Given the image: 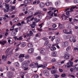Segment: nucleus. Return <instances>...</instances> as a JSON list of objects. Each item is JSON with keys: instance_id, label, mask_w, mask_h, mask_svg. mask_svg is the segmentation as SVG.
I'll use <instances>...</instances> for the list:
<instances>
[{"instance_id": "1", "label": "nucleus", "mask_w": 78, "mask_h": 78, "mask_svg": "<svg viewBox=\"0 0 78 78\" xmlns=\"http://www.w3.org/2000/svg\"><path fill=\"white\" fill-rule=\"evenodd\" d=\"M38 63L36 62L34 63L35 66H34V68L36 67H37V68H40L41 67H42L43 69H45V64H44L43 65H38Z\"/></svg>"}, {"instance_id": "2", "label": "nucleus", "mask_w": 78, "mask_h": 78, "mask_svg": "<svg viewBox=\"0 0 78 78\" xmlns=\"http://www.w3.org/2000/svg\"><path fill=\"white\" fill-rule=\"evenodd\" d=\"M37 50L40 51V53L41 54H44V53H46V50L44 48L41 49L40 48H38L37 49Z\"/></svg>"}, {"instance_id": "3", "label": "nucleus", "mask_w": 78, "mask_h": 78, "mask_svg": "<svg viewBox=\"0 0 78 78\" xmlns=\"http://www.w3.org/2000/svg\"><path fill=\"white\" fill-rule=\"evenodd\" d=\"M26 67H27V64L26 62H22L21 65V67L22 69H25Z\"/></svg>"}, {"instance_id": "4", "label": "nucleus", "mask_w": 78, "mask_h": 78, "mask_svg": "<svg viewBox=\"0 0 78 78\" xmlns=\"http://www.w3.org/2000/svg\"><path fill=\"white\" fill-rule=\"evenodd\" d=\"M48 17L49 18V19H51V17L53 15V13L51 12V11H50L48 12Z\"/></svg>"}, {"instance_id": "5", "label": "nucleus", "mask_w": 78, "mask_h": 78, "mask_svg": "<svg viewBox=\"0 0 78 78\" xmlns=\"http://www.w3.org/2000/svg\"><path fill=\"white\" fill-rule=\"evenodd\" d=\"M33 20H34V21H35L36 23H37V22H39V21L41 20L39 19H38L37 18H36L33 17L30 19V21H33Z\"/></svg>"}, {"instance_id": "6", "label": "nucleus", "mask_w": 78, "mask_h": 78, "mask_svg": "<svg viewBox=\"0 0 78 78\" xmlns=\"http://www.w3.org/2000/svg\"><path fill=\"white\" fill-rule=\"evenodd\" d=\"M69 45V42L68 41H65L62 43V46L63 47H67Z\"/></svg>"}, {"instance_id": "7", "label": "nucleus", "mask_w": 78, "mask_h": 78, "mask_svg": "<svg viewBox=\"0 0 78 78\" xmlns=\"http://www.w3.org/2000/svg\"><path fill=\"white\" fill-rule=\"evenodd\" d=\"M69 62H70V65H66L65 67H67V68H69V67H73V63L71 61H69Z\"/></svg>"}, {"instance_id": "8", "label": "nucleus", "mask_w": 78, "mask_h": 78, "mask_svg": "<svg viewBox=\"0 0 78 78\" xmlns=\"http://www.w3.org/2000/svg\"><path fill=\"white\" fill-rule=\"evenodd\" d=\"M44 73L45 75V76H48L49 75L50 73H49V72H48V71L45 70L44 71Z\"/></svg>"}, {"instance_id": "9", "label": "nucleus", "mask_w": 78, "mask_h": 78, "mask_svg": "<svg viewBox=\"0 0 78 78\" xmlns=\"http://www.w3.org/2000/svg\"><path fill=\"white\" fill-rule=\"evenodd\" d=\"M64 57L65 59L67 60L69 59L70 58V56L68 54H65L64 56Z\"/></svg>"}, {"instance_id": "10", "label": "nucleus", "mask_w": 78, "mask_h": 78, "mask_svg": "<svg viewBox=\"0 0 78 78\" xmlns=\"http://www.w3.org/2000/svg\"><path fill=\"white\" fill-rule=\"evenodd\" d=\"M34 0H25L24 1V3H31Z\"/></svg>"}, {"instance_id": "11", "label": "nucleus", "mask_w": 78, "mask_h": 78, "mask_svg": "<svg viewBox=\"0 0 78 78\" xmlns=\"http://www.w3.org/2000/svg\"><path fill=\"white\" fill-rule=\"evenodd\" d=\"M34 51V49L33 48H31L28 50V52L29 54H31Z\"/></svg>"}, {"instance_id": "12", "label": "nucleus", "mask_w": 78, "mask_h": 78, "mask_svg": "<svg viewBox=\"0 0 78 78\" xmlns=\"http://www.w3.org/2000/svg\"><path fill=\"white\" fill-rule=\"evenodd\" d=\"M8 42L9 44H12V38L11 37H9L8 38Z\"/></svg>"}, {"instance_id": "13", "label": "nucleus", "mask_w": 78, "mask_h": 78, "mask_svg": "<svg viewBox=\"0 0 78 78\" xmlns=\"http://www.w3.org/2000/svg\"><path fill=\"white\" fill-rule=\"evenodd\" d=\"M7 41H0V44H2V45H4L5 44H6Z\"/></svg>"}, {"instance_id": "14", "label": "nucleus", "mask_w": 78, "mask_h": 78, "mask_svg": "<svg viewBox=\"0 0 78 78\" xmlns=\"http://www.w3.org/2000/svg\"><path fill=\"white\" fill-rule=\"evenodd\" d=\"M15 9V7L12 6V5H10V8L9 11L10 12L12 11L14 9Z\"/></svg>"}, {"instance_id": "15", "label": "nucleus", "mask_w": 78, "mask_h": 78, "mask_svg": "<svg viewBox=\"0 0 78 78\" xmlns=\"http://www.w3.org/2000/svg\"><path fill=\"white\" fill-rule=\"evenodd\" d=\"M58 27L59 28L60 30H62L63 28H64V25L59 24Z\"/></svg>"}, {"instance_id": "16", "label": "nucleus", "mask_w": 78, "mask_h": 78, "mask_svg": "<svg viewBox=\"0 0 78 78\" xmlns=\"http://www.w3.org/2000/svg\"><path fill=\"white\" fill-rule=\"evenodd\" d=\"M57 54V52L55 51H54L52 53V55L53 56H54V57H56Z\"/></svg>"}, {"instance_id": "17", "label": "nucleus", "mask_w": 78, "mask_h": 78, "mask_svg": "<svg viewBox=\"0 0 78 78\" xmlns=\"http://www.w3.org/2000/svg\"><path fill=\"white\" fill-rule=\"evenodd\" d=\"M73 9H78V7H77L76 6H75L74 7H71L70 9V11H71V12H73Z\"/></svg>"}, {"instance_id": "18", "label": "nucleus", "mask_w": 78, "mask_h": 78, "mask_svg": "<svg viewBox=\"0 0 78 78\" xmlns=\"http://www.w3.org/2000/svg\"><path fill=\"white\" fill-rule=\"evenodd\" d=\"M5 6L6 9H8L9 10V8H10V5L8 4H5Z\"/></svg>"}, {"instance_id": "19", "label": "nucleus", "mask_w": 78, "mask_h": 78, "mask_svg": "<svg viewBox=\"0 0 78 78\" xmlns=\"http://www.w3.org/2000/svg\"><path fill=\"white\" fill-rule=\"evenodd\" d=\"M7 76L9 77V78H11V77H12V74L8 72L7 74Z\"/></svg>"}, {"instance_id": "20", "label": "nucleus", "mask_w": 78, "mask_h": 78, "mask_svg": "<svg viewBox=\"0 0 78 78\" xmlns=\"http://www.w3.org/2000/svg\"><path fill=\"white\" fill-rule=\"evenodd\" d=\"M39 6L40 8H43L45 6V4L42 2L40 3L39 4Z\"/></svg>"}, {"instance_id": "21", "label": "nucleus", "mask_w": 78, "mask_h": 78, "mask_svg": "<svg viewBox=\"0 0 78 78\" xmlns=\"http://www.w3.org/2000/svg\"><path fill=\"white\" fill-rule=\"evenodd\" d=\"M73 68L75 70H76V71H78V64L74 66Z\"/></svg>"}, {"instance_id": "22", "label": "nucleus", "mask_w": 78, "mask_h": 78, "mask_svg": "<svg viewBox=\"0 0 78 78\" xmlns=\"http://www.w3.org/2000/svg\"><path fill=\"white\" fill-rule=\"evenodd\" d=\"M28 9V7L25 6L22 8V11H25L26 10H27Z\"/></svg>"}, {"instance_id": "23", "label": "nucleus", "mask_w": 78, "mask_h": 78, "mask_svg": "<svg viewBox=\"0 0 78 78\" xmlns=\"http://www.w3.org/2000/svg\"><path fill=\"white\" fill-rule=\"evenodd\" d=\"M7 57L5 55H3L2 57V59H4V61H6Z\"/></svg>"}, {"instance_id": "24", "label": "nucleus", "mask_w": 78, "mask_h": 78, "mask_svg": "<svg viewBox=\"0 0 78 78\" xmlns=\"http://www.w3.org/2000/svg\"><path fill=\"white\" fill-rule=\"evenodd\" d=\"M14 65L16 67H19V63L17 62L14 63Z\"/></svg>"}, {"instance_id": "25", "label": "nucleus", "mask_w": 78, "mask_h": 78, "mask_svg": "<svg viewBox=\"0 0 78 78\" xmlns=\"http://www.w3.org/2000/svg\"><path fill=\"white\" fill-rule=\"evenodd\" d=\"M50 49L51 51H54L55 50H56V47H52Z\"/></svg>"}, {"instance_id": "26", "label": "nucleus", "mask_w": 78, "mask_h": 78, "mask_svg": "<svg viewBox=\"0 0 78 78\" xmlns=\"http://www.w3.org/2000/svg\"><path fill=\"white\" fill-rule=\"evenodd\" d=\"M52 4V3L51 2H50H50H47L45 3L46 6H49L50 5H51Z\"/></svg>"}, {"instance_id": "27", "label": "nucleus", "mask_w": 78, "mask_h": 78, "mask_svg": "<svg viewBox=\"0 0 78 78\" xmlns=\"http://www.w3.org/2000/svg\"><path fill=\"white\" fill-rule=\"evenodd\" d=\"M28 47H29V48H30L31 47H33V44H31V43H28Z\"/></svg>"}, {"instance_id": "28", "label": "nucleus", "mask_w": 78, "mask_h": 78, "mask_svg": "<svg viewBox=\"0 0 78 78\" xmlns=\"http://www.w3.org/2000/svg\"><path fill=\"white\" fill-rule=\"evenodd\" d=\"M16 34V31H13L12 33V35L13 36H15Z\"/></svg>"}, {"instance_id": "29", "label": "nucleus", "mask_w": 78, "mask_h": 78, "mask_svg": "<svg viewBox=\"0 0 78 78\" xmlns=\"http://www.w3.org/2000/svg\"><path fill=\"white\" fill-rule=\"evenodd\" d=\"M19 20V19L18 18H16L14 20H13V21H14V22H17Z\"/></svg>"}, {"instance_id": "30", "label": "nucleus", "mask_w": 78, "mask_h": 78, "mask_svg": "<svg viewBox=\"0 0 78 78\" xmlns=\"http://www.w3.org/2000/svg\"><path fill=\"white\" fill-rule=\"evenodd\" d=\"M62 18L63 20H66L67 19V17L66 16V15H64V16H62Z\"/></svg>"}, {"instance_id": "31", "label": "nucleus", "mask_w": 78, "mask_h": 78, "mask_svg": "<svg viewBox=\"0 0 78 78\" xmlns=\"http://www.w3.org/2000/svg\"><path fill=\"white\" fill-rule=\"evenodd\" d=\"M51 62H56V59L55 58H53L51 60Z\"/></svg>"}, {"instance_id": "32", "label": "nucleus", "mask_w": 78, "mask_h": 78, "mask_svg": "<svg viewBox=\"0 0 78 78\" xmlns=\"http://www.w3.org/2000/svg\"><path fill=\"white\" fill-rule=\"evenodd\" d=\"M74 40V37H71L70 38L69 41L72 42V41H73Z\"/></svg>"}, {"instance_id": "33", "label": "nucleus", "mask_w": 78, "mask_h": 78, "mask_svg": "<svg viewBox=\"0 0 78 78\" xmlns=\"http://www.w3.org/2000/svg\"><path fill=\"white\" fill-rule=\"evenodd\" d=\"M66 27L68 28V29H70L71 27H70V24H68L66 25Z\"/></svg>"}, {"instance_id": "34", "label": "nucleus", "mask_w": 78, "mask_h": 78, "mask_svg": "<svg viewBox=\"0 0 78 78\" xmlns=\"http://www.w3.org/2000/svg\"><path fill=\"white\" fill-rule=\"evenodd\" d=\"M30 58V56L29 55H26L25 57V59H29Z\"/></svg>"}, {"instance_id": "35", "label": "nucleus", "mask_w": 78, "mask_h": 78, "mask_svg": "<svg viewBox=\"0 0 78 78\" xmlns=\"http://www.w3.org/2000/svg\"><path fill=\"white\" fill-rule=\"evenodd\" d=\"M24 57H25V54H21L20 55L19 58H24Z\"/></svg>"}, {"instance_id": "36", "label": "nucleus", "mask_w": 78, "mask_h": 78, "mask_svg": "<svg viewBox=\"0 0 78 78\" xmlns=\"http://www.w3.org/2000/svg\"><path fill=\"white\" fill-rule=\"evenodd\" d=\"M68 34H72V30H70L69 32H68Z\"/></svg>"}, {"instance_id": "37", "label": "nucleus", "mask_w": 78, "mask_h": 78, "mask_svg": "<svg viewBox=\"0 0 78 78\" xmlns=\"http://www.w3.org/2000/svg\"><path fill=\"white\" fill-rule=\"evenodd\" d=\"M19 58L20 62H23V61L24 60L23 58Z\"/></svg>"}, {"instance_id": "38", "label": "nucleus", "mask_w": 78, "mask_h": 78, "mask_svg": "<svg viewBox=\"0 0 78 78\" xmlns=\"http://www.w3.org/2000/svg\"><path fill=\"white\" fill-rule=\"evenodd\" d=\"M54 78H58V77H59V75H58L57 74H54Z\"/></svg>"}, {"instance_id": "39", "label": "nucleus", "mask_w": 78, "mask_h": 78, "mask_svg": "<svg viewBox=\"0 0 78 78\" xmlns=\"http://www.w3.org/2000/svg\"><path fill=\"white\" fill-rule=\"evenodd\" d=\"M56 64L57 66H61V62H58L56 63Z\"/></svg>"}, {"instance_id": "40", "label": "nucleus", "mask_w": 78, "mask_h": 78, "mask_svg": "<svg viewBox=\"0 0 78 78\" xmlns=\"http://www.w3.org/2000/svg\"><path fill=\"white\" fill-rule=\"evenodd\" d=\"M70 49H71V47L70 46H68L66 48V50L67 51H68L70 50Z\"/></svg>"}, {"instance_id": "41", "label": "nucleus", "mask_w": 78, "mask_h": 78, "mask_svg": "<svg viewBox=\"0 0 78 78\" xmlns=\"http://www.w3.org/2000/svg\"><path fill=\"white\" fill-rule=\"evenodd\" d=\"M60 41V39L58 38L56 41V42L57 44H59V42Z\"/></svg>"}, {"instance_id": "42", "label": "nucleus", "mask_w": 78, "mask_h": 78, "mask_svg": "<svg viewBox=\"0 0 78 78\" xmlns=\"http://www.w3.org/2000/svg\"><path fill=\"white\" fill-rule=\"evenodd\" d=\"M63 32L64 33H65L66 34H68V32L67 30H63Z\"/></svg>"}, {"instance_id": "43", "label": "nucleus", "mask_w": 78, "mask_h": 78, "mask_svg": "<svg viewBox=\"0 0 78 78\" xmlns=\"http://www.w3.org/2000/svg\"><path fill=\"white\" fill-rule=\"evenodd\" d=\"M27 72H21L20 73V75H23L24 74H26V73H27Z\"/></svg>"}, {"instance_id": "44", "label": "nucleus", "mask_w": 78, "mask_h": 78, "mask_svg": "<svg viewBox=\"0 0 78 78\" xmlns=\"http://www.w3.org/2000/svg\"><path fill=\"white\" fill-rule=\"evenodd\" d=\"M56 9V8L55 7H49V10H53L54 9Z\"/></svg>"}, {"instance_id": "45", "label": "nucleus", "mask_w": 78, "mask_h": 78, "mask_svg": "<svg viewBox=\"0 0 78 78\" xmlns=\"http://www.w3.org/2000/svg\"><path fill=\"white\" fill-rule=\"evenodd\" d=\"M30 36H31V35H30V34H27V35H24V38H25V37H30Z\"/></svg>"}, {"instance_id": "46", "label": "nucleus", "mask_w": 78, "mask_h": 78, "mask_svg": "<svg viewBox=\"0 0 78 78\" xmlns=\"http://www.w3.org/2000/svg\"><path fill=\"white\" fill-rule=\"evenodd\" d=\"M30 26L32 28H35V26L32 24H30Z\"/></svg>"}, {"instance_id": "47", "label": "nucleus", "mask_w": 78, "mask_h": 78, "mask_svg": "<svg viewBox=\"0 0 78 78\" xmlns=\"http://www.w3.org/2000/svg\"><path fill=\"white\" fill-rule=\"evenodd\" d=\"M26 43L23 42L22 43V47H25V46H26Z\"/></svg>"}, {"instance_id": "48", "label": "nucleus", "mask_w": 78, "mask_h": 78, "mask_svg": "<svg viewBox=\"0 0 78 78\" xmlns=\"http://www.w3.org/2000/svg\"><path fill=\"white\" fill-rule=\"evenodd\" d=\"M48 44V41H45L44 43V45H47Z\"/></svg>"}, {"instance_id": "49", "label": "nucleus", "mask_w": 78, "mask_h": 78, "mask_svg": "<svg viewBox=\"0 0 78 78\" xmlns=\"http://www.w3.org/2000/svg\"><path fill=\"white\" fill-rule=\"evenodd\" d=\"M9 11V10L8 9H4V11L5 12H8Z\"/></svg>"}, {"instance_id": "50", "label": "nucleus", "mask_w": 78, "mask_h": 78, "mask_svg": "<svg viewBox=\"0 0 78 78\" xmlns=\"http://www.w3.org/2000/svg\"><path fill=\"white\" fill-rule=\"evenodd\" d=\"M4 16L5 17H6V18H9V20H10V18L9 17V16L8 15H4Z\"/></svg>"}, {"instance_id": "51", "label": "nucleus", "mask_w": 78, "mask_h": 78, "mask_svg": "<svg viewBox=\"0 0 78 78\" xmlns=\"http://www.w3.org/2000/svg\"><path fill=\"white\" fill-rule=\"evenodd\" d=\"M10 49H11V48H8L7 50H6V51H5V53H8V51H9V50H10Z\"/></svg>"}, {"instance_id": "52", "label": "nucleus", "mask_w": 78, "mask_h": 78, "mask_svg": "<svg viewBox=\"0 0 78 78\" xmlns=\"http://www.w3.org/2000/svg\"><path fill=\"white\" fill-rule=\"evenodd\" d=\"M38 12H39L38 14H40V15H41V14H42L43 12L41 11H39Z\"/></svg>"}, {"instance_id": "53", "label": "nucleus", "mask_w": 78, "mask_h": 78, "mask_svg": "<svg viewBox=\"0 0 78 78\" xmlns=\"http://www.w3.org/2000/svg\"><path fill=\"white\" fill-rule=\"evenodd\" d=\"M51 73L52 74H54V73H56V71L54 70L51 71Z\"/></svg>"}, {"instance_id": "54", "label": "nucleus", "mask_w": 78, "mask_h": 78, "mask_svg": "<svg viewBox=\"0 0 78 78\" xmlns=\"http://www.w3.org/2000/svg\"><path fill=\"white\" fill-rule=\"evenodd\" d=\"M66 76V74H62L61 75V76L62 77H65Z\"/></svg>"}, {"instance_id": "55", "label": "nucleus", "mask_w": 78, "mask_h": 78, "mask_svg": "<svg viewBox=\"0 0 78 78\" xmlns=\"http://www.w3.org/2000/svg\"><path fill=\"white\" fill-rule=\"evenodd\" d=\"M55 37H56L55 36H53L52 38H51V40L52 41H53V40L54 39H55Z\"/></svg>"}, {"instance_id": "56", "label": "nucleus", "mask_w": 78, "mask_h": 78, "mask_svg": "<svg viewBox=\"0 0 78 78\" xmlns=\"http://www.w3.org/2000/svg\"><path fill=\"white\" fill-rule=\"evenodd\" d=\"M11 0H5V3H9Z\"/></svg>"}, {"instance_id": "57", "label": "nucleus", "mask_w": 78, "mask_h": 78, "mask_svg": "<svg viewBox=\"0 0 78 78\" xmlns=\"http://www.w3.org/2000/svg\"><path fill=\"white\" fill-rule=\"evenodd\" d=\"M27 6V5L25 4H21L20 5V6Z\"/></svg>"}, {"instance_id": "58", "label": "nucleus", "mask_w": 78, "mask_h": 78, "mask_svg": "<svg viewBox=\"0 0 78 78\" xmlns=\"http://www.w3.org/2000/svg\"><path fill=\"white\" fill-rule=\"evenodd\" d=\"M36 37H38V36H41V34L39 33H38L37 35H36Z\"/></svg>"}, {"instance_id": "59", "label": "nucleus", "mask_w": 78, "mask_h": 78, "mask_svg": "<svg viewBox=\"0 0 78 78\" xmlns=\"http://www.w3.org/2000/svg\"><path fill=\"white\" fill-rule=\"evenodd\" d=\"M74 2L75 4L78 3V0H74Z\"/></svg>"}, {"instance_id": "60", "label": "nucleus", "mask_w": 78, "mask_h": 78, "mask_svg": "<svg viewBox=\"0 0 78 78\" xmlns=\"http://www.w3.org/2000/svg\"><path fill=\"white\" fill-rule=\"evenodd\" d=\"M47 47L48 48H50V47H51V44H49L47 46Z\"/></svg>"}, {"instance_id": "61", "label": "nucleus", "mask_w": 78, "mask_h": 78, "mask_svg": "<svg viewBox=\"0 0 78 78\" xmlns=\"http://www.w3.org/2000/svg\"><path fill=\"white\" fill-rule=\"evenodd\" d=\"M70 11H68L67 12H66V15H69V14H70Z\"/></svg>"}, {"instance_id": "62", "label": "nucleus", "mask_w": 78, "mask_h": 78, "mask_svg": "<svg viewBox=\"0 0 78 78\" xmlns=\"http://www.w3.org/2000/svg\"><path fill=\"white\" fill-rule=\"evenodd\" d=\"M24 70H28V67H27V66H26L25 68L23 69Z\"/></svg>"}, {"instance_id": "63", "label": "nucleus", "mask_w": 78, "mask_h": 78, "mask_svg": "<svg viewBox=\"0 0 78 78\" xmlns=\"http://www.w3.org/2000/svg\"><path fill=\"white\" fill-rule=\"evenodd\" d=\"M34 25L35 26H36V22H33V23L32 24Z\"/></svg>"}, {"instance_id": "64", "label": "nucleus", "mask_w": 78, "mask_h": 78, "mask_svg": "<svg viewBox=\"0 0 78 78\" xmlns=\"http://www.w3.org/2000/svg\"><path fill=\"white\" fill-rule=\"evenodd\" d=\"M35 78H39V76L38 75L36 74L35 76Z\"/></svg>"}]
</instances>
